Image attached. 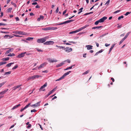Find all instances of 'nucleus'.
Listing matches in <instances>:
<instances>
[{"mask_svg": "<svg viewBox=\"0 0 131 131\" xmlns=\"http://www.w3.org/2000/svg\"><path fill=\"white\" fill-rule=\"evenodd\" d=\"M49 38V37L48 36H47L44 38L38 39L37 40V42L39 43H43L45 42L46 40L48 39Z\"/></svg>", "mask_w": 131, "mask_h": 131, "instance_id": "f257e3e1", "label": "nucleus"}, {"mask_svg": "<svg viewBox=\"0 0 131 131\" xmlns=\"http://www.w3.org/2000/svg\"><path fill=\"white\" fill-rule=\"evenodd\" d=\"M41 76H39L38 75H34L33 76L27 78V80H33L35 78H38L40 77H41Z\"/></svg>", "mask_w": 131, "mask_h": 131, "instance_id": "f03ea898", "label": "nucleus"}, {"mask_svg": "<svg viewBox=\"0 0 131 131\" xmlns=\"http://www.w3.org/2000/svg\"><path fill=\"white\" fill-rule=\"evenodd\" d=\"M71 72V71H70L68 72L65 73L60 78L58 79L56 81H59L63 79L66 76L68 75Z\"/></svg>", "mask_w": 131, "mask_h": 131, "instance_id": "7ed1b4c3", "label": "nucleus"}, {"mask_svg": "<svg viewBox=\"0 0 131 131\" xmlns=\"http://www.w3.org/2000/svg\"><path fill=\"white\" fill-rule=\"evenodd\" d=\"M74 20H68L66 21H65L63 23H61L57 24V25H62L64 24H66L68 23H70L71 22L73 21Z\"/></svg>", "mask_w": 131, "mask_h": 131, "instance_id": "20e7f679", "label": "nucleus"}, {"mask_svg": "<svg viewBox=\"0 0 131 131\" xmlns=\"http://www.w3.org/2000/svg\"><path fill=\"white\" fill-rule=\"evenodd\" d=\"M47 83H46L45 84L41 86V88H40V89H39V91H45V89H43L44 88H45L47 86Z\"/></svg>", "mask_w": 131, "mask_h": 131, "instance_id": "39448f33", "label": "nucleus"}, {"mask_svg": "<svg viewBox=\"0 0 131 131\" xmlns=\"http://www.w3.org/2000/svg\"><path fill=\"white\" fill-rule=\"evenodd\" d=\"M41 102V101H39L34 104L31 105L30 106L33 107H37L40 106V103Z\"/></svg>", "mask_w": 131, "mask_h": 131, "instance_id": "423d86ee", "label": "nucleus"}, {"mask_svg": "<svg viewBox=\"0 0 131 131\" xmlns=\"http://www.w3.org/2000/svg\"><path fill=\"white\" fill-rule=\"evenodd\" d=\"M26 53V52L22 53H21L18 54L16 56V58H20L24 57L25 54Z\"/></svg>", "mask_w": 131, "mask_h": 131, "instance_id": "0eeeda50", "label": "nucleus"}, {"mask_svg": "<svg viewBox=\"0 0 131 131\" xmlns=\"http://www.w3.org/2000/svg\"><path fill=\"white\" fill-rule=\"evenodd\" d=\"M54 42L53 41H47L46 42H44L43 44L44 45H53L54 44Z\"/></svg>", "mask_w": 131, "mask_h": 131, "instance_id": "6e6552de", "label": "nucleus"}, {"mask_svg": "<svg viewBox=\"0 0 131 131\" xmlns=\"http://www.w3.org/2000/svg\"><path fill=\"white\" fill-rule=\"evenodd\" d=\"M57 86H56V87L55 88H54L52 90H51L50 91L48 94L46 96L47 97L49 96L53 92H54L56 90V89L57 88Z\"/></svg>", "mask_w": 131, "mask_h": 131, "instance_id": "1a4fd4ad", "label": "nucleus"}, {"mask_svg": "<svg viewBox=\"0 0 131 131\" xmlns=\"http://www.w3.org/2000/svg\"><path fill=\"white\" fill-rule=\"evenodd\" d=\"M63 49L65 50V51L69 52L71 51L72 50V49L71 48H69V47H66V48H65V47H64V48Z\"/></svg>", "mask_w": 131, "mask_h": 131, "instance_id": "9d476101", "label": "nucleus"}, {"mask_svg": "<svg viewBox=\"0 0 131 131\" xmlns=\"http://www.w3.org/2000/svg\"><path fill=\"white\" fill-rule=\"evenodd\" d=\"M107 17H104L100 19L99 20L100 23H103L104 22L105 20H106Z\"/></svg>", "mask_w": 131, "mask_h": 131, "instance_id": "9b49d317", "label": "nucleus"}, {"mask_svg": "<svg viewBox=\"0 0 131 131\" xmlns=\"http://www.w3.org/2000/svg\"><path fill=\"white\" fill-rule=\"evenodd\" d=\"M31 104L30 103H29L28 104L26 105L23 108H21L20 110V111L21 112H22L24 110L28 108L29 107V106Z\"/></svg>", "mask_w": 131, "mask_h": 131, "instance_id": "f8f14e48", "label": "nucleus"}, {"mask_svg": "<svg viewBox=\"0 0 131 131\" xmlns=\"http://www.w3.org/2000/svg\"><path fill=\"white\" fill-rule=\"evenodd\" d=\"M47 64V63L45 62L41 64L38 67V69H39L40 68L46 66V65Z\"/></svg>", "mask_w": 131, "mask_h": 131, "instance_id": "ddd939ff", "label": "nucleus"}, {"mask_svg": "<svg viewBox=\"0 0 131 131\" xmlns=\"http://www.w3.org/2000/svg\"><path fill=\"white\" fill-rule=\"evenodd\" d=\"M18 34L22 35H27V33L25 32H23V31H18Z\"/></svg>", "mask_w": 131, "mask_h": 131, "instance_id": "4468645a", "label": "nucleus"}, {"mask_svg": "<svg viewBox=\"0 0 131 131\" xmlns=\"http://www.w3.org/2000/svg\"><path fill=\"white\" fill-rule=\"evenodd\" d=\"M47 60H48V61L50 63H53L57 61V60L52 59L50 58H48Z\"/></svg>", "mask_w": 131, "mask_h": 131, "instance_id": "2eb2a0df", "label": "nucleus"}, {"mask_svg": "<svg viewBox=\"0 0 131 131\" xmlns=\"http://www.w3.org/2000/svg\"><path fill=\"white\" fill-rule=\"evenodd\" d=\"M22 85V84H20L19 85L15 86L13 88V90L14 91L16 89L20 87Z\"/></svg>", "mask_w": 131, "mask_h": 131, "instance_id": "dca6fc26", "label": "nucleus"}, {"mask_svg": "<svg viewBox=\"0 0 131 131\" xmlns=\"http://www.w3.org/2000/svg\"><path fill=\"white\" fill-rule=\"evenodd\" d=\"M79 31H80V30H79V29H78L76 30L75 31H71V32H70L69 33V34H73L74 33H76L78 32H79Z\"/></svg>", "mask_w": 131, "mask_h": 131, "instance_id": "f3484780", "label": "nucleus"}, {"mask_svg": "<svg viewBox=\"0 0 131 131\" xmlns=\"http://www.w3.org/2000/svg\"><path fill=\"white\" fill-rule=\"evenodd\" d=\"M20 104H18V105L14 106L11 109L12 110H13L16 108H18V107L20 106Z\"/></svg>", "mask_w": 131, "mask_h": 131, "instance_id": "a211bd4d", "label": "nucleus"}, {"mask_svg": "<svg viewBox=\"0 0 131 131\" xmlns=\"http://www.w3.org/2000/svg\"><path fill=\"white\" fill-rule=\"evenodd\" d=\"M86 47H87L88 50H90L92 49L93 46L90 45H86Z\"/></svg>", "mask_w": 131, "mask_h": 131, "instance_id": "6ab92c4d", "label": "nucleus"}, {"mask_svg": "<svg viewBox=\"0 0 131 131\" xmlns=\"http://www.w3.org/2000/svg\"><path fill=\"white\" fill-rule=\"evenodd\" d=\"M89 26V25H85V26H83V27H81V28H79V30H80V31L81 30L83 29H84L85 28H86L88 26Z\"/></svg>", "mask_w": 131, "mask_h": 131, "instance_id": "aec40b11", "label": "nucleus"}, {"mask_svg": "<svg viewBox=\"0 0 131 131\" xmlns=\"http://www.w3.org/2000/svg\"><path fill=\"white\" fill-rule=\"evenodd\" d=\"M64 64V62H62L61 63H60L59 64L57 65L56 66L57 68L60 67L62 66Z\"/></svg>", "mask_w": 131, "mask_h": 131, "instance_id": "412c9836", "label": "nucleus"}, {"mask_svg": "<svg viewBox=\"0 0 131 131\" xmlns=\"http://www.w3.org/2000/svg\"><path fill=\"white\" fill-rule=\"evenodd\" d=\"M44 18V17L42 15H40L39 18H37V20L38 21H39L41 19L43 20Z\"/></svg>", "mask_w": 131, "mask_h": 131, "instance_id": "4be33fe9", "label": "nucleus"}, {"mask_svg": "<svg viewBox=\"0 0 131 131\" xmlns=\"http://www.w3.org/2000/svg\"><path fill=\"white\" fill-rule=\"evenodd\" d=\"M8 89H7L4 90L3 91L1 92L0 93V94H2L3 95L4 94L8 91Z\"/></svg>", "mask_w": 131, "mask_h": 131, "instance_id": "5701e85b", "label": "nucleus"}, {"mask_svg": "<svg viewBox=\"0 0 131 131\" xmlns=\"http://www.w3.org/2000/svg\"><path fill=\"white\" fill-rule=\"evenodd\" d=\"M102 27H103V26H99L94 27L92 28V29H100Z\"/></svg>", "mask_w": 131, "mask_h": 131, "instance_id": "b1692460", "label": "nucleus"}, {"mask_svg": "<svg viewBox=\"0 0 131 131\" xmlns=\"http://www.w3.org/2000/svg\"><path fill=\"white\" fill-rule=\"evenodd\" d=\"M129 32H128V33H127L126 34L125 36L123 38V39L125 40L127 38L128 36L129 35Z\"/></svg>", "mask_w": 131, "mask_h": 131, "instance_id": "393cba45", "label": "nucleus"}, {"mask_svg": "<svg viewBox=\"0 0 131 131\" xmlns=\"http://www.w3.org/2000/svg\"><path fill=\"white\" fill-rule=\"evenodd\" d=\"M12 9V8H8L7 10V12L8 13H9V12H11V11Z\"/></svg>", "mask_w": 131, "mask_h": 131, "instance_id": "a878e982", "label": "nucleus"}, {"mask_svg": "<svg viewBox=\"0 0 131 131\" xmlns=\"http://www.w3.org/2000/svg\"><path fill=\"white\" fill-rule=\"evenodd\" d=\"M14 63H10L8 64H7L6 66V67H10L11 65Z\"/></svg>", "mask_w": 131, "mask_h": 131, "instance_id": "bb28decb", "label": "nucleus"}, {"mask_svg": "<svg viewBox=\"0 0 131 131\" xmlns=\"http://www.w3.org/2000/svg\"><path fill=\"white\" fill-rule=\"evenodd\" d=\"M9 59V58L7 57L6 58H4L2 59L3 61H7Z\"/></svg>", "mask_w": 131, "mask_h": 131, "instance_id": "cd10ccee", "label": "nucleus"}, {"mask_svg": "<svg viewBox=\"0 0 131 131\" xmlns=\"http://www.w3.org/2000/svg\"><path fill=\"white\" fill-rule=\"evenodd\" d=\"M15 55L14 53H9L8 55H7V56H15Z\"/></svg>", "mask_w": 131, "mask_h": 131, "instance_id": "c85d7f7f", "label": "nucleus"}, {"mask_svg": "<svg viewBox=\"0 0 131 131\" xmlns=\"http://www.w3.org/2000/svg\"><path fill=\"white\" fill-rule=\"evenodd\" d=\"M115 46V44H114L113 45L111 46V48H110L109 50V53L111 51L112 49L113 48V47H114Z\"/></svg>", "mask_w": 131, "mask_h": 131, "instance_id": "c756f323", "label": "nucleus"}, {"mask_svg": "<svg viewBox=\"0 0 131 131\" xmlns=\"http://www.w3.org/2000/svg\"><path fill=\"white\" fill-rule=\"evenodd\" d=\"M42 29H43L45 30H50V27H48L47 28H42Z\"/></svg>", "mask_w": 131, "mask_h": 131, "instance_id": "7c9ffc66", "label": "nucleus"}, {"mask_svg": "<svg viewBox=\"0 0 131 131\" xmlns=\"http://www.w3.org/2000/svg\"><path fill=\"white\" fill-rule=\"evenodd\" d=\"M56 47H58L59 48L61 49H63L64 48V47H63L61 46H58V45H56Z\"/></svg>", "mask_w": 131, "mask_h": 131, "instance_id": "2f4dec72", "label": "nucleus"}, {"mask_svg": "<svg viewBox=\"0 0 131 131\" xmlns=\"http://www.w3.org/2000/svg\"><path fill=\"white\" fill-rule=\"evenodd\" d=\"M11 52V50L10 49H9L8 50L6 51L5 53V54H8V53H9V52Z\"/></svg>", "mask_w": 131, "mask_h": 131, "instance_id": "473e14b6", "label": "nucleus"}, {"mask_svg": "<svg viewBox=\"0 0 131 131\" xmlns=\"http://www.w3.org/2000/svg\"><path fill=\"white\" fill-rule=\"evenodd\" d=\"M11 73V72L10 71L8 72H5V73L4 75H7L9 74H10Z\"/></svg>", "mask_w": 131, "mask_h": 131, "instance_id": "72a5a7b5", "label": "nucleus"}, {"mask_svg": "<svg viewBox=\"0 0 131 131\" xmlns=\"http://www.w3.org/2000/svg\"><path fill=\"white\" fill-rule=\"evenodd\" d=\"M83 7H82L79 10V11H79V12L78 13V14H80V13H81L82 12V10H83Z\"/></svg>", "mask_w": 131, "mask_h": 131, "instance_id": "f704fd0d", "label": "nucleus"}, {"mask_svg": "<svg viewBox=\"0 0 131 131\" xmlns=\"http://www.w3.org/2000/svg\"><path fill=\"white\" fill-rule=\"evenodd\" d=\"M57 27H50V30H55L57 29Z\"/></svg>", "mask_w": 131, "mask_h": 131, "instance_id": "c9c22d12", "label": "nucleus"}, {"mask_svg": "<svg viewBox=\"0 0 131 131\" xmlns=\"http://www.w3.org/2000/svg\"><path fill=\"white\" fill-rule=\"evenodd\" d=\"M108 33H106L105 34H104L103 35H101L100 36V37H103L104 36H106V35L108 34Z\"/></svg>", "mask_w": 131, "mask_h": 131, "instance_id": "e433bc0d", "label": "nucleus"}, {"mask_svg": "<svg viewBox=\"0 0 131 131\" xmlns=\"http://www.w3.org/2000/svg\"><path fill=\"white\" fill-rule=\"evenodd\" d=\"M90 72V71L89 70H88L87 71H86L85 72H84L83 74H88V73L89 72Z\"/></svg>", "mask_w": 131, "mask_h": 131, "instance_id": "4c0bfd02", "label": "nucleus"}, {"mask_svg": "<svg viewBox=\"0 0 131 131\" xmlns=\"http://www.w3.org/2000/svg\"><path fill=\"white\" fill-rule=\"evenodd\" d=\"M72 66H71L69 67H68L66 69H65L64 70H67L69 69H71L72 68Z\"/></svg>", "mask_w": 131, "mask_h": 131, "instance_id": "58836bf2", "label": "nucleus"}, {"mask_svg": "<svg viewBox=\"0 0 131 131\" xmlns=\"http://www.w3.org/2000/svg\"><path fill=\"white\" fill-rule=\"evenodd\" d=\"M33 39V38L32 37H28L26 39V40H32Z\"/></svg>", "mask_w": 131, "mask_h": 131, "instance_id": "ea45409f", "label": "nucleus"}, {"mask_svg": "<svg viewBox=\"0 0 131 131\" xmlns=\"http://www.w3.org/2000/svg\"><path fill=\"white\" fill-rule=\"evenodd\" d=\"M6 63V62H0V66L5 64Z\"/></svg>", "mask_w": 131, "mask_h": 131, "instance_id": "a19ab883", "label": "nucleus"}, {"mask_svg": "<svg viewBox=\"0 0 131 131\" xmlns=\"http://www.w3.org/2000/svg\"><path fill=\"white\" fill-rule=\"evenodd\" d=\"M18 67V66L17 65H16L12 69V70H14L15 69L17 68Z\"/></svg>", "mask_w": 131, "mask_h": 131, "instance_id": "79ce46f5", "label": "nucleus"}, {"mask_svg": "<svg viewBox=\"0 0 131 131\" xmlns=\"http://www.w3.org/2000/svg\"><path fill=\"white\" fill-rule=\"evenodd\" d=\"M10 37V36L8 35H5L4 37L5 38H6L8 37Z\"/></svg>", "mask_w": 131, "mask_h": 131, "instance_id": "37998d69", "label": "nucleus"}, {"mask_svg": "<svg viewBox=\"0 0 131 131\" xmlns=\"http://www.w3.org/2000/svg\"><path fill=\"white\" fill-rule=\"evenodd\" d=\"M125 40L123 38L120 41L119 43V45L121 44L124 40Z\"/></svg>", "mask_w": 131, "mask_h": 131, "instance_id": "c03bdc74", "label": "nucleus"}, {"mask_svg": "<svg viewBox=\"0 0 131 131\" xmlns=\"http://www.w3.org/2000/svg\"><path fill=\"white\" fill-rule=\"evenodd\" d=\"M123 17H124V16H122V15L121 16H120L118 17V20H119L121 18H123Z\"/></svg>", "mask_w": 131, "mask_h": 131, "instance_id": "a18cd8bd", "label": "nucleus"}, {"mask_svg": "<svg viewBox=\"0 0 131 131\" xmlns=\"http://www.w3.org/2000/svg\"><path fill=\"white\" fill-rule=\"evenodd\" d=\"M100 23L99 22V20H98L96 21L95 23V25H97L99 23Z\"/></svg>", "mask_w": 131, "mask_h": 131, "instance_id": "49530a36", "label": "nucleus"}, {"mask_svg": "<svg viewBox=\"0 0 131 131\" xmlns=\"http://www.w3.org/2000/svg\"><path fill=\"white\" fill-rule=\"evenodd\" d=\"M120 11H121V10H117V11L115 12H114V14H116V13H118V12H120Z\"/></svg>", "mask_w": 131, "mask_h": 131, "instance_id": "de8ad7c7", "label": "nucleus"}, {"mask_svg": "<svg viewBox=\"0 0 131 131\" xmlns=\"http://www.w3.org/2000/svg\"><path fill=\"white\" fill-rule=\"evenodd\" d=\"M130 13L129 12H127L126 14H125V16H127Z\"/></svg>", "mask_w": 131, "mask_h": 131, "instance_id": "09e8293b", "label": "nucleus"}, {"mask_svg": "<svg viewBox=\"0 0 131 131\" xmlns=\"http://www.w3.org/2000/svg\"><path fill=\"white\" fill-rule=\"evenodd\" d=\"M37 50L38 51H39V52H42L43 51L41 49H37Z\"/></svg>", "mask_w": 131, "mask_h": 131, "instance_id": "8fccbe9b", "label": "nucleus"}, {"mask_svg": "<svg viewBox=\"0 0 131 131\" xmlns=\"http://www.w3.org/2000/svg\"><path fill=\"white\" fill-rule=\"evenodd\" d=\"M1 32L2 33H3L6 34H8V33H9V32H8L2 31Z\"/></svg>", "mask_w": 131, "mask_h": 131, "instance_id": "3c124183", "label": "nucleus"}, {"mask_svg": "<svg viewBox=\"0 0 131 131\" xmlns=\"http://www.w3.org/2000/svg\"><path fill=\"white\" fill-rule=\"evenodd\" d=\"M6 24L3 23H0V25H6Z\"/></svg>", "mask_w": 131, "mask_h": 131, "instance_id": "603ef678", "label": "nucleus"}, {"mask_svg": "<svg viewBox=\"0 0 131 131\" xmlns=\"http://www.w3.org/2000/svg\"><path fill=\"white\" fill-rule=\"evenodd\" d=\"M15 18L17 21H19V19L18 17H16Z\"/></svg>", "mask_w": 131, "mask_h": 131, "instance_id": "864d4df0", "label": "nucleus"}, {"mask_svg": "<svg viewBox=\"0 0 131 131\" xmlns=\"http://www.w3.org/2000/svg\"><path fill=\"white\" fill-rule=\"evenodd\" d=\"M36 110H31V112H36Z\"/></svg>", "mask_w": 131, "mask_h": 131, "instance_id": "5fc2aeb1", "label": "nucleus"}, {"mask_svg": "<svg viewBox=\"0 0 131 131\" xmlns=\"http://www.w3.org/2000/svg\"><path fill=\"white\" fill-rule=\"evenodd\" d=\"M14 36L17 37H20L21 36L18 35H14Z\"/></svg>", "mask_w": 131, "mask_h": 131, "instance_id": "6e6d98bb", "label": "nucleus"}, {"mask_svg": "<svg viewBox=\"0 0 131 131\" xmlns=\"http://www.w3.org/2000/svg\"><path fill=\"white\" fill-rule=\"evenodd\" d=\"M4 84V83L3 82L2 83L0 84V88Z\"/></svg>", "mask_w": 131, "mask_h": 131, "instance_id": "4d7b16f0", "label": "nucleus"}, {"mask_svg": "<svg viewBox=\"0 0 131 131\" xmlns=\"http://www.w3.org/2000/svg\"><path fill=\"white\" fill-rule=\"evenodd\" d=\"M110 45V44H108L107 43H105V46L106 47L109 46Z\"/></svg>", "mask_w": 131, "mask_h": 131, "instance_id": "13d9d810", "label": "nucleus"}, {"mask_svg": "<svg viewBox=\"0 0 131 131\" xmlns=\"http://www.w3.org/2000/svg\"><path fill=\"white\" fill-rule=\"evenodd\" d=\"M13 32L15 34H18V31H14Z\"/></svg>", "mask_w": 131, "mask_h": 131, "instance_id": "bf43d9fd", "label": "nucleus"}, {"mask_svg": "<svg viewBox=\"0 0 131 131\" xmlns=\"http://www.w3.org/2000/svg\"><path fill=\"white\" fill-rule=\"evenodd\" d=\"M31 125L30 124H29L27 126V128H29L31 127Z\"/></svg>", "mask_w": 131, "mask_h": 131, "instance_id": "052dcab7", "label": "nucleus"}, {"mask_svg": "<svg viewBox=\"0 0 131 131\" xmlns=\"http://www.w3.org/2000/svg\"><path fill=\"white\" fill-rule=\"evenodd\" d=\"M3 15V12H1V15L0 16V17H2Z\"/></svg>", "mask_w": 131, "mask_h": 131, "instance_id": "680f3d73", "label": "nucleus"}, {"mask_svg": "<svg viewBox=\"0 0 131 131\" xmlns=\"http://www.w3.org/2000/svg\"><path fill=\"white\" fill-rule=\"evenodd\" d=\"M58 11H59V8L58 7L56 9V12L57 13H58Z\"/></svg>", "mask_w": 131, "mask_h": 131, "instance_id": "e2e57ef3", "label": "nucleus"}, {"mask_svg": "<svg viewBox=\"0 0 131 131\" xmlns=\"http://www.w3.org/2000/svg\"><path fill=\"white\" fill-rule=\"evenodd\" d=\"M67 10H66L64 11V12L63 13V15H64V14H65L66 13V12Z\"/></svg>", "mask_w": 131, "mask_h": 131, "instance_id": "0e129e2a", "label": "nucleus"}, {"mask_svg": "<svg viewBox=\"0 0 131 131\" xmlns=\"http://www.w3.org/2000/svg\"><path fill=\"white\" fill-rule=\"evenodd\" d=\"M110 0H108V1H107V2H106L105 4H108L110 3Z\"/></svg>", "mask_w": 131, "mask_h": 131, "instance_id": "69168bd1", "label": "nucleus"}, {"mask_svg": "<svg viewBox=\"0 0 131 131\" xmlns=\"http://www.w3.org/2000/svg\"><path fill=\"white\" fill-rule=\"evenodd\" d=\"M37 4V2H34V3H33L32 4L33 5H36Z\"/></svg>", "mask_w": 131, "mask_h": 131, "instance_id": "338daca9", "label": "nucleus"}, {"mask_svg": "<svg viewBox=\"0 0 131 131\" xmlns=\"http://www.w3.org/2000/svg\"><path fill=\"white\" fill-rule=\"evenodd\" d=\"M30 16H33L34 15V14L32 13H30Z\"/></svg>", "mask_w": 131, "mask_h": 131, "instance_id": "774afa93", "label": "nucleus"}]
</instances>
